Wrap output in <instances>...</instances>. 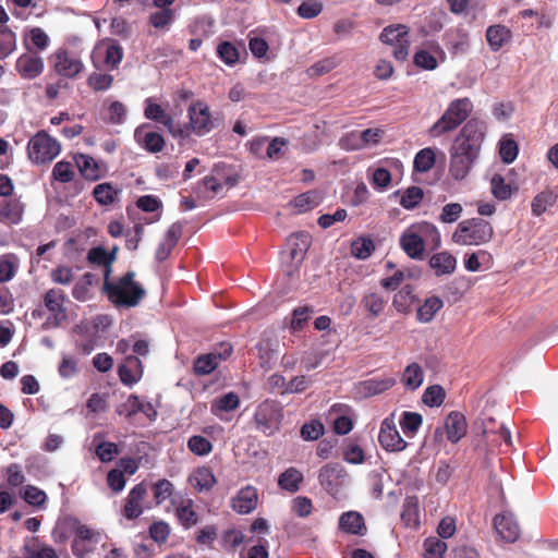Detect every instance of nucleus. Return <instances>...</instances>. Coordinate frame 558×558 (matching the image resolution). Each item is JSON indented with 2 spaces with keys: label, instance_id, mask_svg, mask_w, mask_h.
Masks as SVG:
<instances>
[{
  "label": "nucleus",
  "instance_id": "7c9ffc66",
  "mask_svg": "<svg viewBox=\"0 0 558 558\" xmlns=\"http://www.w3.org/2000/svg\"><path fill=\"white\" fill-rule=\"evenodd\" d=\"M361 305L369 314L371 317H378L386 305V300L376 292L366 293L361 300Z\"/></svg>",
  "mask_w": 558,
  "mask_h": 558
},
{
  "label": "nucleus",
  "instance_id": "c756f323",
  "mask_svg": "<svg viewBox=\"0 0 558 558\" xmlns=\"http://www.w3.org/2000/svg\"><path fill=\"white\" fill-rule=\"evenodd\" d=\"M416 301V296L411 286L407 284L398 293L395 294L392 300L393 307L399 313H409L412 304Z\"/></svg>",
  "mask_w": 558,
  "mask_h": 558
},
{
  "label": "nucleus",
  "instance_id": "c03bdc74",
  "mask_svg": "<svg viewBox=\"0 0 558 558\" xmlns=\"http://www.w3.org/2000/svg\"><path fill=\"white\" fill-rule=\"evenodd\" d=\"M424 198V191L422 187L413 185L408 187L401 199L400 205L405 209L415 208Z\"/></svg>",
  "mask_w": 558,
  "mask_h": 558
},
{
  "label": "nucleus",
  "instance_id": "58836bf2",
  "mask_svg": "<svg viewBox=\"0 0 558 558\" xmlns=\"http://www.w3.org/2000/svg\"><path fill=\"white\" fill-rule=\"evenodd\" d=\"M192 481L199 490H209L216 484V477L210 468L207 466L198 468L194 472Z\"/></svg>",
  "mask_w": 558,
  "mask_h": 558
},
{
  "label": "nucleus",
  "instance_id": "f03ea898",
  "mask_svg": "<svg viewBox=\"0 0 558 558\" xmlns=\"http://www.w3.org/2000/svg\"><path fill=\"white\" fill-rule=\"evenodd\" d=\"M135 272L130 270L120 277L117 282L105 280L104 289L108 299L117 306L134 307L145 296V289L134 280Z\"/></svg>",
  "mask_w": 558,
  "mask_h": 558
},
{
  "label": "nucleus",
  "instance_id": "7ed1b4c3",
  "mask_svg": "<svg viewBox=\"0 0 558 558\" xmlns=\"http://www.w3.org/2000/svg\"><path fill=\"white\" fill-rule=\"evenodd\" d=\"M473 104L470 98L452 100L442 116L429 128L428 134L432 137H439L460 126L471 114Z\"/></svg>",
  "mask_w": 558,
  "mask_h": 558
},
{
  "label": "nucleus",
  "instance_id": "412c9836",
  "mask_svg": "<svg viewBox=\"0 0 558 558\" xmlns=\"http://www.w3.org/2000/svg\"><path fill=\"white\" fill-rule=\"evenodd\" d=\"M232 352L231 347H225L223 353H209L206 355L198 356L194 362V372L197 375H207L216 369L218 366V361L226 359Z\"/></svg>",
  "mask_w": 558,
  "mask_h": 558
},
{
  "label": "nucleus",
  "instance_id": "6e6d98bb",
  "mask_svg": "<svg viewBox=\"0 0 558 558\" xmlns=\"http://www.w3.org/2000/svg\"><path fill=\"white\" fill-rule=\"evenodd\" d=\"M490 185L492 193L497 199L505 201L511 196V187L505 182V178L501 174H494Z\"/></svg>",
  "mask_w": 558,
  "mask_h": 558
},
{
  "label": "nucleus",
  "instance_id": "5fc2aeb1",
  "mask_svg": "<svg viewBox=\"0 0 558 558\" xmlns=\"http://www.w3.org/2000/svg\"><path fill=\"white\" fill-rule=\"evenodd\" d=\"M375 250V245L371 239L360 238L352 242V255L359 259H366Z\"/></svg>",
  "mask_w": 558,
  "mask_h": 558
},
{
  "label": "nucleus",
  "instance_id": "3c124183",
  "mask_svg": "<svg viewBox=\"0 0 558 558\" xmlns=\"http://www.w3.org/2000/svg\"><path fill=\"white\" fill-rule=\"evenodd\" d=\"M174 19V11L170 8L160 9L156 12H153L149 15V24L155 28H165L169 26Z\"/></svg>",
  "mask_w": 558,
  "mask_h": 558
},
{
  "label": "nucleus",
  "instance_id": "6e6552de",
  "mask_svg": "<svg viewBox=\"0 0 558 558\" xmlns=\"http://www.w3.org/2000/svg\"><path fill=\"white\" fill-rule=\"evenodd\" d=\"M45 307L50 315L47 317L45 328H58L68 318L64 306L65 294L61 289H49L43 298Z\"/></svg>",
  "mask_w": 558,
  "mask_h": 558
},
{
  "label": "nucleus",
  "instance_id": "aec40b11",
  "mask_svg": "<svg viewBox=\"0 0 558 558\" xmlns=\"http://www.w3.org/2000/svg\"><path fill=\"white\" fill-rule=\"evenodd\" d=\"M400 246L412 259H422L425 243L421 234L413 232L412 230L405 231L400 238Z\"/></svg>",
  "mask_w": 558,
  "mask_h": 558
},
{
  "label": "nucleus",
  "instance_id": "f3484780",
  "mask_svg": "<svg viewBox=\"0 0 558 558\" xmlns=\"http://www.w3.org/2000/svg\"><path fill=\"white\" fill-rule=\"evenodd\" d=\"M447 439L452 444L458 442L466 434L468 424L465 416L459 411L450 412L445 420Z\"/></svg>",
  "mask_w": 558,
  "mask_h": 558
},
{
  "label": "nucleus",
  "instance_id": "ddd939ff",
  "mask_svg": "<svg viewBox=\"0 0 558 558\" xmlns=\"http://www.w3.org/2000/svg\"><path fill=\"white\" fill-rule=\"evenodd\" d=\"M54 70L59 75L68 78L75 77L84 68L82 61L71 56L66 50H58L54 53Z\"/></svg>",
  "mask_w": 558,
  "mask_h": 558
},
{
  "label": "nucleus",
  "instance_id": "052dcab7",
  "mask_svg": "<svg viewBox=\"0 0 558 558\" xmlns=\"http://www.w3.org/2000/svg\"><path fill=\"white\" fill-rule=\"evenodd\" d=\"M95 452L101 462H110L120 453V449L114 442L102 441L96 447Z\"/></svg>",
  "mask_w": 558,
  "mask_h": 558
},
{
  "label": "nucleus",
  "instance_id": "bb28decb",
  "mask_svg": "<svg viewBox=\"0 0 558 558\" xmlns=\"http://www.w3.org/2000/svg\"><path fill=\"white\" fill-rule=\"evenodd\" d=\"M288 243L291 246V258L303 259L311 245V235L307 232H295L288 238Z\"/></svg>",
  "mask_w": 558,
  "mask_h": 558
},
{
  "label": "nucleus",
  "instance_id": "8fccbe9b",
  "mask_svg": "<svg viewBox=\"0 0 558 558\" xmlns=\"http://www.w3.org/2000/svg\"><path fill=\"white\" fill-rule=\"evenodd\" d=\"M151 489L154 494L155 504L159 506L172 495L173 484L169 480L162 478L156 482L151 486Z\"/></svg>",
  "mask_w": 558,
  "mask_h": 558
},
{
  "label": "nucleus",
  "instance_id": "864d4df0",
  "mask_svg": "<svg viewBox=\"0 0 558 558\" xmlns=\"http://www.w3.org/2000/svg\"><path fill=\"white\" fill-rule=\"evenodd\" d=\"M22 498L31 506L41 507L47 500V495L38 487L27 485L22 492Z\"/></svg>",
  "mask_w": 558,
  "mask_h": 558
},
{
  "label": "nucleus",
  "instance_id": "4c0bfd02",
  "mask_svg": "<svg viewBox=\"0 0 558 558\" xmlns=\"http://www.w3.org/2000/svg\"><path fill=\"white\" fill-rule=\"evenodd\" d=\"M319 202V193L317 191H308L294 197L291 204L298 209V213H305L316 207Z\"/></svg>",
  "mask_w": 558,
  "mask_h": 558
},
{
  "label": "nucleus",
  "instance_id": "f257e3e1",
  "mask_svg": "<svg viewBox=\"0 0 558 558\" xmlns=\"http://www.w3.org/2000/svg\"><path fill=\"white\" fill-rule=\"evenodd\" d=\"M486 124L470 119L460 130L449 149V174L457 181L464 180L478 158L485 137Z\"/></svg>",
  "mask_w": 558,
  "mask_h": 558
},
{
  "label": "nucleus",
  "instance_id": "a878e982",
  "mask_svg": "<svg viewBox=\"0 0 558 558\" xmlns=\"http://www.w3.org/2000/svg\"><path fill=\"white\" fill-rule=\"evenodd\" d=\"M511 38V31L505 25H492L486 31V39L493 51H498Z\"/></svg>",
  "mask_w": 558,
  "mask_h": 558
},
{
  "label": "nucleus",
  "instance_id": "473e14b6",
  "mask_svg": "<svg viewBox=\"0 0 558 558\" xmlns=\"http://www.w3.org/2000/svg\"><path fill=\"white\" fill-rule=\"evenodd\" d=\"M558 195L553 191L546 190L538 193L532 201V213L534 216L543 215L548 207H551L557 202Z\"/></svg>",
  "mask_w": 558,
  "mask_h": 558
},
{
  "label": "nucleus",
  "instance_id": "c9c22d12",
  "mask_svg": "<svg viewBox=\"0 0 558 558\" xmlns=\"http://www.w3.org/2000/svg\"><path fill=\"white\" fill-rule=\"evenodd\" d=\"M23 215V205L17 199H10L0 209V220L9 223H19Z\"/></svg>",
  "mask_w": 558,
  "mask_h": 558
},
{
  "label": "nucleus",
  "instance_id": "39448f33",
  "mask_svg": "<svg viewBox=\"0 0 558 558\" xmlns=\"http://www.w3.org/2000/svg\"><path fill=\"white\" fill-rule=\"evenodd\" d=\"M283 420V408L276 400L263 401L255 411L254 424L257 430L266 436H272L279 432Z\"/></svg>",
  "mask_w": 558,
  "mask_h": 558
},
{
  "label": "nucleus",
  "instance_id": "72a5a7b5",
  "mask_svg": "<svg viewBox=\"0 0 558 558\" xmlns=\"http://www.w3.org/2000/svg\"><path fill=\"white\" fill-rule=\"evenodd\" d=\"M401 381L410 390L417 389L423 383V369L420 364H409L403 372Z\"/></svg>",
  "mask_w": 558,
  "mask_h": 558
},
{
  "label": "nucleus",
  "instance_id": "6ab92c4d",
  "mask_svg": "<svg viewBox=\"0 0 558 558\" xmlns=\"http://www.w3.org/2000/svg\"><path fill=\"white\" fill-rule=\"evenodd\" d=\"M147 126V124H143L136 128L134 133L136 141L149 153L161 151L166 145L163 136L157 132H145Z\"/></svg>",
  "mask_w": 558,
  "mask_h": 558
},
{
  "label": "nucleus",
  "instance_id": "f704fd0d",
  "mask_svg": "<svg viewBox=\"0 0 558 558\" xmlns=\"http://www.w3.org/2000/svg\"><path fill=\"white\" fill-rule=\"evenodd\" d=\"M119 190L114 189L109 182L100 183L94 187L93 196L100 205L108 206L116 201Z\"/></svg>",
  "mask_w": 558,
  "mask_h": 558
},
{
  "label": "nucleus",
  "instance_id": "37998d69",
  "mask_svg": "<svg viewBox=\"0 0 558 558\" xmlns=\"http://www.w3.org/2000/svg\"><path fill=\"white\" fill-rule=\"evenodd\" d=\"M15 34L7 26L0 25V60L9 57L15 49Z\"/></svg>",
  "mask_w": 558,
  "mask_h": 558
},
{
  "label": "nucleus",
  "instance_id": "0e129e2a",
  "mask_svg": "<svg viewBox=\"0 0 558 558\" xmlns=\"http://www.w3.org/2000/svg\"><path fill=\"white\" fill-rule=\"evenodd\" d=\"M312 313H313V308L311 306L296 307L292 313L290 328L293 331H298V330L302 329L303 325L308 320Z\"/></svg>",
  "mask_w": 558,
  "mask_h": 558
},
{
  "label": "nucleus",
  "instance_id": "603ef678",
  "mask_svg": "<svg viewBox=\"0 0 558 558\" xmlns=\"http://www.w3.org/2000/svg\"><path fill=\"white\" fill-rule=\"evenodd\" d=\"M187 448L196 456H207L213 450V444L204 436L194 435L187 440Z\"/></svg>",
  "mask_w": 558,
  "mask_h": 558
},
{
  "label": "nucleus",
  "instance_id": "b1692460",
  "mask_svg": "<svg viewBox=\"0 0 558 558\" xmlns=\"http://www.w3.org/2000/svg\"><path fill=\"white\" fill-rule=\"evenodd\" d=\"M24 558H59L54 548L33 537L23 546Z\"/></svg>",
  "mask_w": 558,
  "mask_h": 558
},
{
  "label": "nucleus",
  "instance_id": "20e7f679",
  "mask_svg": "<svg viewBox=\"0 0 558 558\" xmlns=\"http://www.w3.org/2000/svg\"><path fill=\"white\" fill-rule=\"evenodd\" d=\"M494 238L492 223L481 217L465 219L459 222L452 233V241L459 245H482Z\"/></svg>",
  "mask_w": 558,
  "mask_h": 558
},
{
  "label": "nucleus",
  "instance_id": "e2e57ef3",
  "mask_svg": "<svg viewBox=\"0 0 558 558\" xmlns=\"http://www.w3.org/2000/svg\"><path fill=\"white\" fill-rule=\"evenodd\" d=\"M463 211L462 205L459 203H449L441 209L439 220L444 223H453L459 220Z\"/></svg>",
  "mask_w": 558,
  "mask_h": 558
},
{
  "label": "nucleus",
  "instance_id": "774afa93",
  "mask_svg": "<svg viewBox=\"0 0 558 558\" xmlns=\"http://www.w3.org/2000/svg\"><path fill=\"white\" fill-rule=\"evenodd\" d=\"M414 64L424 70H435L437 68L436 58L426 50H418L414 54Z\"/></svg>",
  "mask_w": 558,
  "mask_h": 558
},
{
  "label": "nucleus",
  "instance_id": "ea45409f",
  "mask_svg": "<svg viewBox=\"0 0 558 558\" xmlns=\"http://www.w3.org/2000/svg\"><path fill=\"white\" fill-rule=\"evenodd\" d=\"M423 416L417 412L404 411L400 420V426L407 436H413L420 429Z\"/></svg>",
  "mask_w": 558,
  "mask_h": 558
},
{
  "label": "nucleus",
  "instance_id": "69168bd1",
  "mask_svg": "<svg viewBox=\"0 0 558 558\" xmlns=\"http://www.w3.org/2000/svg\"><path fill=\"white\" fill-rule=\"evenodd\" d=\"M87 83L96 92L107 90L113 83V76L110 74L93 73L88 77Z\"/></svg>",
  "mask_w": 558,
  "mask_h": 558
},
{
  "label": "nucleus",
  "instance_id": "2eb2a0df",
  "mask_svg": "<svg viewBox=\"0 0 558 558\" xmlns=\"http://www.w3.org/2000/svg\"><path fill=\"white\" fill-rule=\"evenodd\" d=\"M257 490L253 486H246L239 490L235 497L232 498V508L240 514L251 513L257 506Z\"/></svg>",
  "mask_w": 558,
  "mask_h": 558
},
{
  "label": "nucleus",
  "instance_id": "49530a36",
  "mask_svg": "<svg viewBox=\"0 0 558 558\" xmlns=\"http://www.w3.org/2000/svg\"><path fill=\"white\" fill-rule=\"evenodd\" d=\"M518 144L514 140L504 136L500 141L499 155L505 163H511L518 156Z\"/></svg>",
  "mask_w": 558,
  "mask_h": 558
},
{
  "label": "nucleus",
  "instance_id": "4468645a",
  "mask_svg": "<svg viewBox=\"0 0 558 558\" xmlns=\"http://www.w3.org/2000/svg\"><path fill=\"white\" fill-rule=\"evenodd\" d=\"M118 375L122 384L126 386L134 385L143 375V365L141 360L135 355L126 356L124 363L118 367Z\"/></svg>",
  "mask_w": 558,
  "mask_h": 558
},
{
  "label": "nucleus",
  "instance_id": "de8ad7c7",
  "mask_svg": "<svg viewBox=\"0 0 558 558\" xmlns=\"http://www.w3.org/2000/svg\"><path fill=\"white\" fill-rule=\"evenodd\" d=\"M446 393L441 386L433 385L424 391L422 401L428 407H439L445 400Z\"/></svg>",
  "mask_w": 558,
  "mask_h": 558
},
{
  "label": "nucleus",
  "instance_id": "9d476101",
  "mask_svg": "<svg viewBox=\"0 0 558 558\" xmlns=\"http://www.w3.org/2000/svg\"><path fill=\"white\" fill-rule=\"evenodd\" d=\"M190 125L193 132L199 136L207 134L215 126L209 108L202 101L192 104L189 108Z\"/></svg>",
  "mask_w": 558,
  "mask_h": 558
},
{
  "label": "nucleus",
  "instance_id": "f8f14e48",
  "mask_svg": "<svg viewBox=\"0 0 558 558\" xmlns=\"http://www.w3.org/2000/svg\"><path fill=\"white\" fill-rule=\"evenodd\" d=\"M147 494V484L142 482L136 484L129 493L123 507V515L128 520L137 519L143 513L142 501Z\"/></svg>",
  "mask_w": 558,
  "mask_h": 558
},
{
  "label": "nucleus",
  "instance_id": "79ce46f5",
  "mask_svg": "<svg viewBox=\"0 0 558 558\" xmlns=\"http://www.w3.org/2000/svg\"><path fill=\"white\" fill-rule=\"evenodd\" d=\"M76 165L84 178L88 180H97L99 178L98 166L93 157L81 154L76 158Z\"/></svg>",
  "mask_w": 558,
  "mask_h": 558
},
{
  "label": "nucleus",
  "instance_id": "393cba45",
  "mask_svg": "<svg viewBox=\"0 0 558 558\" xmlns=\"http://www.w3.org/2000/svg\"><path fill=\"white\" fill-rule=\"evenodd\" d=\"M430 267L435 270L436 276L452 274L457 266V259L448 252L434 254L429 259Z\"/></svg>",
  "mask_w": 558,
  "mask_h": 558
},
{
  "label": "nucleus",
  "instance_id": "5701e85b",
  "mask_svg": "<svg viewBox=\"0 0 558 558\" xmlns=\"http://www.w3.org/2000/svg\"><path fill=\"white\" fill-rule=\"evenodd\" d=\"M339 526L341 530L350 534L364 535L366 532L363 515L355 511L342 513L339 519Z\"/></svg>",
  "mask_w": 558,
  "mask_h": 558
},
{
  "label": "nucleus",
  "instance_id": "0eeeda50",
  "mask_svg": "<svg viewBox=\"0 0 558 558\" xmlns=\"http://www.w3.org/2000/svg\"><path fill=\"white\" fill-rule=\"evenodd\" d=\"M409 33L410 29L404 24L388 25L380 33V41L395 47L392 54L398 61H404L409 56Z\"/></svg>",
  "mask_w": 558,
  "mask_h": 558
},
{
  "label": "nucleus",
  "instance_id": "2f4dec72",
  "mask_svg": "<svg viewBox=\"0 0 558 558\" xmlns=\"http://www.w3.org/2000/svg\"><path fill=\"white\" fill-rule=\"evenodd\" d=\"M240 405V398L235 392H228L220 398H217L211 403V413L219 415L220 412H230Z\"/></svg>",
  "mask_w": 558,
  "mask_h": 558
},
{
  "label": "nucleus",
  "instance_id": "338daca9",
  "mask_svg": "<svg viewBox=\"0 0 558 558\" xmlns=\"http://www.w3.org/2000/svg\"><path fill=\"white\" fill-rule=\"evenodd\" d=\"M170 534V527L168 523L163 521L154 522L149 526L150 537L159 544L166 543Z\"/></svg>",
  "mask_w": 558,
  "mask_h": 558
},
{
  "label": "nucleus",
  "instance_id": "680f3d73",
  "mask_svg": "<svg viewBox=\"0 0 558 558\" xmlns=\"http://www.w3.org/2000/svg\"><path fill=\"white\" fill-rule=\"evenodd\" d=\"M323 11V3L315 0L303 1L298 8V14L302 19H314Z\"/></svg>",
  "mask_w": 558,
  "mask_h": 558
},
{
  "label": "nucleus",
  "instance_id": "9b49d317",
  "mask_svg": "<svg viewBox=\"0 0 558 558\" xmlns=\"http://www.w3.org/2000/svg\"><path fill=\"white\" fill-rule=\"evenodd\" d=\"M378 441L385 450L391 452L402 451L407 447V441L400 436L396 427L393 414L383 421Z\"/></svg>",
  "mask_w": 558,
  "mask_h": 558
},
{
  "label": "nucleus",
  "instance_id": "1a4fd4ad",
  "mask_svg": "<svg viewBox=\"0 0 558 558\" xmlns=\"http://www.w3.org/2000/svg\"><path fill=\"white\" fill-rule=\"evenodd\" d=\"M347 476L348 473L340 463H328L320 469L318 481L329 495L336 496L344 484Z\"/></svg>",
  "mask_w": 558,
  "mask_h": 558
},
{
  "label": "nucleus",
  "instance_id": "c85d7f7f",
  "mask_svg": "<svg viewBox=\"0 0 558 558\" xmlns=\"http://www.w3.org/2000/svg\"><path fill=\"white\" fill-rule=\"evenodd\" d=\"M444 306V302L438 296H430L425 300L423 305L417 308L416 318L420 323H429L435 317L436 313Z\"/></svg>",
  "mask_w": 558,
  "mask_h": 558
},
{
  "label": "nucleus",
  "instance_id": "dca6fc26",
  "mask_svg": "<svg viewBox=\"0 0 558 558\" xmlns=\"http://www.w3.org/2000/svg\"><path fill=\"white\" fill-rule=\"evenodd\" d=\"M497 533L508 543L515 542L520 536V526L512 514H497L494 519Z\"/></svg>",
  "mask_w": 558,
  "mask_h": 558
},
{
  "label": "nucleus",
  "instance_id": "09e8293b",
  "mask_svg": "<svg viewBox=\"0 0 558 558\" xmlns=\"http://www.w3.org/2000/svg\"><path fill=\"white\" fill-rule=\"evenodd\" d=\"M217 53L219 58L228 65H234L240 58L238 48L230 41H222L219 44Z\"/></svg>",
  "mask_w": 558,
  "mask_h": 558
},
{
  "label": "nucleus",
  "instance_id": "423d86ee",
  "mask_svg": "<svg viewBox=\"0 0 558 558\" xmlns=\"http://www.w3.org/2000/svg\"><path fill=\"white\" fill-rule=\"evenodd\" d=\"M59 142L45 131H39L28 142L27 151L29 159L35 163H49L60 153Z\"/></svg>",
  "mask_w": 558,
  "mask_h": 558
},
{
  "label": "nucleus",
  "instance_id": "13d9d810",
  "mask_svg": "<svg viewBox=\"0 0 558 558\" xmlns=\"http://www.w3.org/2000/svg\"><path fill=\"white\" fill-rule=\"evenodd\" d=\"M177 515L181 524L186 529L195 525L198 521V515L192 508V500H189L187 505L177 508Z\"/></svg>",
  "mask_w": 558,
  "mask_h": 558
},
{
  "label": "nucleus",
  "instance_id": "bf43d9fd",
  "mask_svg": "<svg viewBox=\"0 0 558 558\" xmlns=\"http://www.w3.org/2000/svg\"><path fill=\"white\" fill-rule=\"evenodd\" d=\"M300 434L304 440H317L324 434V425L318 420H313L301 427Z\"/></svg>",
  "mask_w": 558,
  "mask_h": 558
},
{
  "label": "nucleus",
  "instance_id": "4be33fe9",
  "mask_svg": "<svg viewBox=\"0 0 558 558\" xmlns=\"http://www.w3.org/2000/svg\"><path fill=\"white\" fill-rule=\"evenodd\" d=\"M395 384L396 379L392 377L369 378L360 383L359 390L364 397H373L385 392L395 386Z\"/></svg>",
  "mask_w": 558,
  "mask_h": 558
},
{
  "label": "nucleus",
  "instance_id": "a19ab883",
  "mask_svg": "<svg viewBox=\"0 0 558 558\" xmlns=\"http://www.w3.org/2000/svg\"><path fill=\"white\" fill-rule=\"evenodd\" d=\"M436 161V155L435 151L427 147L421 149L414 158V170L417 172H427L429 171Z\"/></svg>",
  "mask_w": 558,
  "mask_h": 558
},
{
  "label": "nucleus",
  "instance_id": "e433bc0d",
  "mask_svg": "<svg viewBox=\"0 0 558 558\" xmlns=\"http://www.w3.org/2000/svg\"><path fill=\"white\" fill-rule=\"evenodd\" d=\"M87 260L90 264L105 267V280L111 275L112 256L107 257V251L102 246L93 247L88 251Z\"/></svg>",
  "mask_w": 558,
  "mask_h": 558
},
{
  "label": "nucleus",
  "instance_id": "cd10ccee",
  "mask_svg": "<svg viewBox=\"0 0 558 558\" xmlns=\"http://www.w3.org/2000/svg\"><path fill=\"white\" fill-rule=\"evenodd\" d=\"M303 480V474L296 468L291 466L279 475L278 485L281 489L293 494L300 489Z\"/></svg>",
  "mask_w": 558,
  "mask_h": 558
},
{
  "label": "nucleus",
  "instance_id": "a211bd4d",
  "mask_svg": "<svg viewBox=\"0 0 558 558\" xmlns=\"http://www.w3.org/2000/svg\"><path fill=\"white\" fill-rule=\"evenodd\" d=\"M16 70L23 78L33 80L44 70V61L38 56L22 54L16 61Z\"/></svg>",
  "mask_w": 558,
  "mask_h": 558
},
{
  "label": "nucleus",
  "instance_id": "a18cd8bd",
  "mask_svg": "<svg viewBox=\"0 0 558 558\" xmlns=\"http://www.w3.org/2000/svg\"><path fill=\"white\" fill-rule=\"evenodd\" d=\"M425 558H444L447 544L437 537H427L424 541Z\"/></svg>",
  "mask_w": 558,
  "mask_h": 558
},
{
  "label": "nucleus",
  "instance_id": "4d7b16f0",
  "mask_svg": "<svg viewBox=\"0 0 558 558\" xmlns=\"http://www.w3.org/2000/svg\"><path fill=\"white\" fill-rule=\"evenodd\" d=\"M52 177L61 183L71 182L74 178L73 166L69 161H59L52 169Z\"/></svg>",
  "mask_w": 558,
  "mask_h": 558
}]
</instances>
